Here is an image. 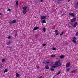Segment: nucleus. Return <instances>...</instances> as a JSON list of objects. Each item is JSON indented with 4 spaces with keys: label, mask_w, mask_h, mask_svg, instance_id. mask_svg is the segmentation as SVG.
<instances>
[{
    "label": "nucleus",
    "mask_w": 78,
    "mask_h": 78,
    "mask_svg": "<svg viewBox=\"0 0 78 78\" xmlns=\"http://www.w3.org/2000/svg\"><path fill=\"white\" fill-rule=\"evenodd\" d=\"M61 64L60 63L59 61H57L56 62L54 65L55 66H56V67L60 66H61Z\"/></svg>",
    "instance_id": "f257e3e1"
},
{
    "label": "nucleus",
    "mask_w": 78,
    "mask_h": 78,
    "mask_svg": "<svg viewBox=\"0 0 78 78\" xmlns=\"http://www.w3.org/2000/svg\"><path fill=\"white\" fill-rule=\"evenodd\" d=\"M53 68H56V66H52V67H51L50 70L51 71H53L54 70Z\"/></svg>",
    "instance_id": "f03ea898"
},
{
    "label": "nucleus",
    "mask_w": 78,
    "mask_h": 78,
    "mask_svg": "<svg viewBox=\"0 0 78 78\" xmlns=\"http://www.w3.org/2000/svg\"><path fill=\"white\" fill-rule=\"evenodd\" d=\"M40 17L41 19L44 20L46 19V16H41Z\"/></svg>",
    "instance_id": "7ed1b4c3"
},
{
    "label": "nucleus",
    "mask_w": 78,
    "mask_h": 78,
    "mask_svg": "<svg viewBox=\"0 0 78 78\" xmlns=\"http://www.w3.org/2000/svg\"><path fill=\"white\" fill-rule=\"evenodd\" d=\"M70 63H68L66 65V67H70Z\"/></svg>",
    "instance_id": "20e7f679"
},
{
    "label": "nucleus",
    "mask_w": 78,
    "mask_h": 78,
    "mask_svg": "<svg viewBox=\"0 0 78 78\" xmlns=\"http://www.w3.org/2000/svg\"><path fill=\"white\" fill-rule=\"evenodd\" d=\"M77 24H78V23L77 22L75 23L73 26V28H75V27H76V26L77 25Z\"/></svg>",
    "instance_id": "39448f33"
},
{
    "label": "nucleus",
    "mask_w": 78,
    "mask_h": 78,
    "mask_svg": "<svg viewBox=\"0 0 78 78\" xmlns=\"http://www.w3.org/2000/svg\"><path fill=\"white\" fill-rule=\"evenodd\" d=\"M38 29H39V27H34L33 29V30L34 31H36V30H38Z\"/></svg>",
    "instance_id": "423d86ee"
},
{
    "label": "nucleus",
    "mask_w": 78,
    "mask_h": 78,
    "mask_svg": "<svg viewBox=\"0 0 78 78\" xmlns=\"http://www.w3.org/2000/svg\"><path fill=\"white\" fill-rule=\"evenodd\" d=\"M76 20V18H73L71 20V22H75Z\"/></svg>",
    "instance_id": "0eeeda50"
},
{
    "label": "nucleus",
    "mask_w": 78,
    "mask_h": 78,
    "mask_svg": "<svg viewBox=\"0 0 78 78\" xmlns=\"http://www.w3.org/2000/svg\"><path fill=\"white\" fill-rule=\"evenodd\" d=\"M16 77H19L20 76V75L17 73H16Z\"/></svg>",
    "instance_id": "6e6552de"
},
{
    "label": "nucleus",
    "mask_w": 78,
    "mask_h": 78,
    "mask_svg": "<svg viewBox=\"0 0 78 78\" xmlns=\"http://www.w3.org/2000/svg\"><path fill=\"white\" fill-rule=\"evenodd\" d=\"M69 15H70L71 16H72V17H75V16L74 15V13H70Z\"/></svg>",
    "instance_id": "1a4fd4ad"
},
{
    "label": "nucleus",
    "mask_w": 78,
    "mask_h": 78,
    "mask_svg": "<svg viewBox=\"0 0 78 78\" xmlns=\"http://www.w3.org/2000/svg\"><path fill=\"white\" fill-rule=\"evenodd\" d=\"M60 58L61 59H62V58H64V56L62 55H61L60 56Z\"/></svg>",
    "instance_id": "9d476101"
},
{
    "label": "nucleus",
    "mask_w": 78,
    "mask_h": 78,
    "mask_svg": "<svg viewBox=\"0 0 78 78\" xmlns=\"http://www.w3.org/2000/svg\"><path fill=\"white\" fill-rule=\"evenodd\" d=\"M27 7H24L23 8V9L24 10H27Z\"/></svg>",
    "instance_id": "9b49d317"
},
{
    "label": "nucleus",
    "mask_w": 78,
    "mask_h": 78,
    "mask_svg": "<svg viewBox=\"0 0 78 78\" xmlns=\"http://www.w3.org/2000/svg\"><path fill=\"white\" fill-rule=\"evenodd\" d=\"M26 12H27V10H24L23 11V14H26Z\"/></svg>",
    "instance_id": "f8f14e48"
},
{
    "label": "nucleus",
    "mask_w": 78,
    "mask_h": 78,
    "mask_svg": "<svg viewBox=\"0 0 78 78\" xmlns=\"http://www.w3.org/2000/svg\"><path fill=\"white\" fill-rule=\"evenodd\" d=\"M43 30L44 31V33H45L46 31L45 28H44L43 29Z\"/></svg>",
    "instance_id": "ddd939ff"
},
{
    "label": "nucleus",
    "mask_w": 78,
    "mask_h": 78,
    "mask_svg": "<svg viewBox=\"0 0 78 78\" xmlns=\"http://www.w3.org/2000/svg\"><path fill=\"white\" fill-rule=\"evenodd\" d=\"M76 70H73L72 71V73H76Z\"/></svg>",
    "instance_id": "4468645a"
},
{
    "label": "nucleus",
    "mask_w": 78,
    "mask_h": 78,
    "mask_svg": "<svg viewBox=\"0 0 78 78\" xmlns=\"http://www.w3.org/2000/svg\"><path fill=\"white\" fill-rule=\"evenodd\" d=\"M16 4L17 6H18V5H19V2L18 1L16 2Z\"/></svg>",
    "instance_id": "2eb2a0df"
},
{
    "label": "nucleus",
    "mask_w": 78,
    "mask_h": 78,
    "mask_svg": "<svg viewBox=\"0 0 78 78\" xmlns=\"http://www.w3.org/2000/svg\"><path fill=\"white\" fill-rule=\"evenodd\" d=\"M11 42L9 41L7 43V45H9L11 44Z\"/></svg>",
    "instance_id": "dca6fc26"
},
{
    "label": "nucleus",
    "mask_w": 78,
    "mask_h": 78,
    "mask_svg": "<svg viewBox=\"0 0 78 78\" xmlns=\"http://www.w3.org/2000/svg\"><path fill=\"white\" fill-rule=\"evenodd\" d=\"M72 42H74L75 44V43H76V41L75 40H73L72 41Z\"/></svg>",
    "instance_id": "f3484780"
},
{
    "label": "nucleus",
    "mask_w": 78,
    "mask_h": 78,
    "mask_svg": "<svg viewBox=\"0 0 78 78\" xmlns=\"http://www.w3.org/2000/svg\"><path fill=\"white\" fill-rule=\"evenodd\" d=\"M8 72V69H5V70L4 71V73L5 72Z\"/></svg>",
    "instance_id": "a211bd4d"
},
{
    "label": "nucleus",
    "mask_w": 78,
    "mask_h": 78,
    "mask_svg": "<svg viewBox=\"0 0 78 78\" xmlns=\"http://www.w3.org/2000/svg\"><path fill=\"white\" fill-rule=\"evenodd\" d=\"M42 23H46V21H45V20H43L42 21Z\"/></svg>",
    "instance_id": "6ab92c4d"
},
{
    "label": "nucleus",
    "mask_w": 78,
    "mask_h": 78,
    "mask_svg": "<svg viewBox=\"0 0 78 78\" xmlns=\"http://www.w3.org/2000/svg\"><path fill=\"white\" fill-rule=\"evenodd\" d=\"M70 68H68L66 69V70H67V71H69V70H70Z\"/></svg>",
    "instance_id": "aec40b11"
},
{
    "label": "nucleus",
    "mask_w": 78,
    "mask_h": 78,
    "mask_svg": "<svg viewBox=\"0 0 78 78\" xmlns=\"http://www.w3.org/2000/svg\"><path fill=\"white\" fill-rule=\"evenodd\" d=\"M60 73H61V72L60 71H59L57 73V75H59V74H60Z\"/></svg>",
    "instance_id": "412c9836"
},
{
    "label": "nucleus",
    "mask_w": 78,
    "mask_h": 78,
    "mask_svg": "<svg viewBox=\"0 0 78 78\" xmlns=\"http://www.w3.org/2000/svg\"><path fill=\"white\" fill-rule=\"evenodd\" d=\"M12 22L13 23H15L16 22V20H13L12 21Z\"/></svg>",
    "instance_id": "4be33fe9"
},
{
    "label": "nucleus",
    "mask_w": 78,
    "mask_h": 78,
    "mask_svg": "<svg viewBox=\"0 0 78 78\" xmlns=\"http://www.w3.org/2000/svg\"><path fill=\"white\" fill-rule=\"evenodd\" d=\"M46 69H49V67L47 66H46Z\"/></svg>",
    "instance_id": "5701e85b"
},
{
    "label": "nucleus",
    "mask_w": 78,
    "mask_h": 78,
    "mask_svg": "<svg viewBox=\"0 0 78 78\" xmlns=\"http://www.w3.org/2000/svg\"><path fill=\"white\" fill-rule=\"evenodd\" d=\"M5 61V59H3L2 60V62H4Z\"/></svg>",
    "instance_id": "b1692460"
},
{
    "label": "nucleus",
    "mask_w": 78,
    "mask_h": 78,
    "mask_svg": "<svg viewBox=\"0 0 78 78\" xmlns=\"http://www.w3.org/2000/svg\"><path fill=\"white\" fill-rule=\"evenodd\" d=\"M9 23H10V24H12L13 23H12V21H10L9 22Z\"/></svg>",
    "instance_id": "393cba45"
},
{
    "label": "nucleus",
    "mask_w": 78,
    "mask_h": 78,
    "mask_svg": "<svg viewBox=\"0 0 78 78\" xmlns=\"http://www.w3.org/2000/svg\"><path fill=\"white\" fill-rule=\"evenodd\" d=\"M52 50H56V48H52Z\"/></svg>",
    "instance_id": "a878e982"
},
{
    "label": "nucleus",
    "mask_w": 78,
    "mask_h": 78,
    "mask_svg": "<svg viewBox=\"0 0 78 78\" xmlns=\"http://www.w3.org/2000/svg\"><path fill=\"white\" fill-rule=\"evenodd\" d=\"M51 57H55V55H51Z\"/></svg>",
    "instance_id": "bb28decb"
},
{
    "label": "nucleus",
    "mask_w": 78,
    "mask_h": 78,
    "mask_svg": "<svg viewBox=\"0 0 78 78\" xmlns=\"http://www.w3.org/2000/svg\"><path fill=\"white\" fill-rule=\"evenodd\" d=\"M11 36H9L8 37V39H11Z\"/></svg>",
    "instance_id": "cd10ccee"
},
{
    "label": "nucleus",
    "mask_w": 78,
    "mask_h": 78,
    "mask_svg": "<svg viewBox=\"0 0 78 78\" xmlns=\"http://www.w3.org/2000/svg\"><path fill=\"white\" fill-rule=\"evenodd\" d=\"M76 36H78V32L76 33Z\"/></svg>",
    "instance_id": "c85d7f7f"
},
{
    "label": "nucleus",
    "mask_w": 78,
    "mask_h": 78,
    "mask_svg": "<svg viewBox=\"0 0 78 78\" xmlns=\"http://www.w3.org/2000/svg\"><path fill=\"white\" fill-rule=\"evenodd\" d=\"M7 11H11V9H8Z\"/></svg>",
    "instance_id": "c756f323"
},
{
    "label": "nucleus",
    "mask_w": 78,
    "mask_h": 78,
    "mask_svg": "<svg viewBox=\"0 0 78 78\" xmlns=\"http://www.w3.org/2000/svg\"><path fill=\"white\" fill-rule=\"evenodd\" d=\"M63 32H62L61 33V34H60V36H62V34H63Z\"/></svg>",
    "instance_id": "7c9ffc66"
},
{
    "label": "nucleus",
    "mask_w": 78,
    "mask_h": 78,
    "mask_svg": "<svg viewBox=\"0 0 78 78\" xmlns=\"http://www.w3.org/2000/svg\"><path fill=\"white\" fill-rule=\"evenodd\" d=\"M45 45H46V44H43L42 45V46H45Z\"/></svg>",
    "instance_id": "2f4dec72"
},
{
    "label": "nucleus",
    "mask_w": 78,
    "mask_h": 78,
    "mask_svg": "<svg viewBox=\"0 0 78 78\" xmlns=\"http://www.w3.org/2000/svg\"><path fill=\"white\" fill-rule=\"evenodd\" d=\"M49 63V62H46V64H48Z\"/></svg>",
    "instance_id": "473e14b6"
},
{
    "label": "nucleus",
    "mask_w": 78,
    "mask_h": 78,
    "mask_svg": "<svg viewBox=\"0 0 78 78\" xmlns=\"http://www.w3.org/2000/svg\"><path fill=\"white\" fill-rule=\"evenodd\" d=\"M58 32V30H55V32L56 33H57Z\"/></svg>",
    "instance_id": "72a5a7b5"
},
{
    "label": "nucleus",
    "mask_w": 78,
    "mask_h": 78,
    "mask_svg": "<svg viewBox=\"0 0 78 78\" xmlns=\"http://www.w3.org/2000/svg\"><path fill=\"white\" fill-rule=\"evenodd\" d=\"M73 40H74L75 41V40H76V37H74L73 38Z\"/></svg>",
    "instance_id": "f704fd0d"
},
{
    "label": "nucleus",
    "mask_w": 78,
    "mask_h": 78,
    "mask_svg": "<svg viewBox=\"0 0 78 78\" xmlns=\"http://www.w3.org/2000/svg\"><path fill=\"white\" fill-rule=\"evenodd\" d=\"M43 1V0H40V2H42Z\"/></svg>",
    "instance_id": "c9c22d12"
},
{
    "label": "nucleus",
    "mask_w": 78,
    "mask_h": 78,
    "mask_svg": "<svg viewBox=\"0 0 78 78\" xmlns=\"http://www.w3.org/2000/svg\"><path fill=\"white\" fill-rule=\"evenodd\" d=\"M56 36H58V33H57L56 34Z\"/></svg>",
    "instance_id": "e433bc0d"
},
{
    "label": "nucleus",
    "mask_w": 78,
    "mask_h": 78,
    "mask_svg": "<svg viewBox=\"0 0 78 78\" xmlns=\"http://www.w3.org/2000/svg\"><path fill=\"white\" fill-rule=\"evenodd\" d=\"M64 16V14H62V15L61 16Z\"/></svg>",
    "instance_id": "4c0bfd02"
},
{
    "label": "nucleus",
    "mask_w": 78,
    "mask_h": 78,
    "mask_svg": "<svg viewBox=\"0 0 78 78\" xmlns=\"http://www.w3.org/2000/svg\"><path fill=\"white\" fill-rule=\"evenodd\" d=\"M57 0V1H61V0Z\"/></svg>",
    "instance_id": "58836bf2"
},
{
    "label": "nucleus",
    "mask_w": 78,
    "mask_h": 78,
    "mask_svg": "<svg viewBox=\"0 0 78 78\" xmlns=\"http://www.w3.org/2000/svg\"><path fill=\"white\" fill-rule=\"evenodd\" d=\"M15 36H17V34H15Z\"/></svg>",
    "instance_id": "ea45409f"
},
{
    "label": "nucleus",
    "mask_w": 78,
    "mask_h": 78,
    "mask_svg": "<svg viewBox=\"0 0 78 78\" xmlns=\"http://www.w3.org/2000/svg\"><path fill=\"white\" fill-rule=\"evenodd\" d=\"M69 1H70V0H68V2H69Z\"/></svg>",
    "instance_id": "a19ab883"
},
{
    "label": "nucleus",
    "mask_w": 78,
    "mask_h": 78,
    "mask_svg": "<svg viewBox=\"0 0 78 78\" xmlns=\"http://www.w3.org/2000/svg\"><path fill=\"white\" fill-rule=\"evenodd\" d=\"M37 68H39V66H37Z\"/></svg>",
    "instance_id": "79ce46f5"
},
{
    "label": "nucleus",
    "mask_w": 78,
    "mask_h": 78,
    "mask_svg": "<svg viewBox=\"0 0 78 78\" xmlns=\"http://www.w3.org/2000/svg\"><path fill=\"white\" fill-rule=\"evenodd\" d=\"M0 15H1V13H0Z\"/></svg>",
    "instance_id": "37998d69"
}]
</instances>
